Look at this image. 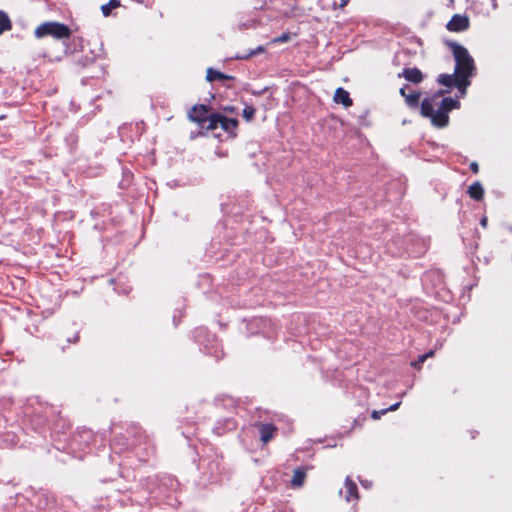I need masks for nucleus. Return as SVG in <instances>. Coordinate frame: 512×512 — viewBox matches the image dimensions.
I'll use <instances>...</instances> for the list:
<instances>
[{
	"label": "nucleus",
	"instance_id": "nucleus-8",
	"mask_svg": "<svg viewBox=\"0 0 512 512\" xmlns=\"http://www.w3.org/2000/svg\"><path fill=\"white\" fill-rule=\"evenodd\" d=\"M206 79L207 81L209 82H213L215 80H228V79H232L231 76L229 75H225L217 70H214L213 68H208L207 69V75H206Z\"/></svg>",
	"mask_w": 512,
	"mask_h": 512
},
{
	"label": "nucleus",
	"instance_id": "nucleus-24",
	"mask_svg": "<svg viewBox=\"0 0 512 512\" xmlns=\"http://www.w3.org/2000/svg\"><path fill=\"white\" fill-rule=\"evenodd\" d=\"M481 225H482L483 227H486V226H487V218H486V217H484V218H482V219H481Z\"/></svg>",
	"mask_w": 512,
	"mask_h": 512
},
{
	"label": "nucleus",
	"instance_id": "nucleus-17",
	"mask_svg": "<svg viewBox=\"0 0 512 512\" xmlns=\"http://www.w3.org/2000/svg\"><path fill=\"white\" fill-rule=\"evenodd\" d=\"M291 38H292V35L289 32H286V33H283L281 36L272 39L271 43H274V44L275 43H284V42H288L289 40H291Z\"/></svg>",
	"mask_w": 512,
	"mask_h": 512
},
{
	"label": "nucleus",
	"instance_id": "nucleus-7",
	"mask_svg": "<svg viewBox=\"0 0 512 512\" xmlns=\"http://www.w3.org/2000/svg\"><path fill=\"white\" fill-rule=\"evenodd\" d=\"M402 76L409 82L420 83L423 80L422 72L418 68L404 69Z\"/></svg>",
	"mask_w": 512,
	"mask_h": 512
},
{
	"label": "nucleus",
	"instance_id": "nucleus-11",
	"mask_svg": "<svg viewBox=\"0 0 512 512\" xmlns=\"http://www.w3.org/2000/svg\"><path fill=\"white\" fill-rule=\"evenodd\" d=\"M274 433V428L270 425H263L260 429L261 440L264 443H267L272 437Z\"/></svg>",
	"mask_w": 512,
	"mask_h": 512
},
{
	"label": "nucleus",
	"instance_id": "nucleus-13",
	"mask_svg": "<svg viewBox=\"0 0 512 512\" xmlns=\"http://www.w3.org/2000/svg\"><path fill=\"white\" fill-rule=\"evenodd\" d=\"M304 479L305 473L300 469H296L293 473L291 483L293 486L300 487L304 483Z\"/></svg>",
	"mask_w": 512,
	"mask_h": 512
},
{
	"label": "nucleus",
	"instance_id": "nucleus-22",
	"mask_svg": "<svg viewBox=\"0 0 512 512\" xmlns=\"http://www.w3.org/2000/svg\"><path fill=\"white\" fill-rule=\"evenodd\" d=\"M471 169L474 173H477L479 168L477 163H471Z\"/></svg>",
	"mask_w": 512,
	"mask_h": 512
},
{
	"label": "nucleus",
	"instance_id": "nucleus-4",
	"mask_svg": "<svg viewBox=\"0 0 512 512\" xmlns=\"http://www.w3.org/2000/svg\"><path fill=\"white\" fill-rule=\"evenodd\" d=\"M36 38L51 36L55 39L69 38L71 35L68 26L58 22H45L39 25L35 30Z\"/></svg>",
	"mask_w": 512,
	"mask_h": 512
},
{
	"label": "nucleus",
	"instance_id": "nucleus-12",
	"mask_svg": "<svg viewBox=\"0 0 512 512\" xmlns=\"http://www.w3.org/2000/svg\"><path fill=\"white\" fill-rule=\"evenodd\" d=\"M345 487H346V490H347L346 500L350 501L352 497L356 499L357 498V487L348 478L346 479Z\"/></svg>",
	"mask_w": 512,
	"mask_h": 512
},
{
	"label": "nucleus",
	"instance_id": "nucleus-21",
	"mask_svg": "<svg viewBox=\"0 0 512 512\" xmlns=\"http://www.w3.org/2000/svg\"><path fill=\"white\" fill-rule=\"evenodd\" d=\"M399 406H400V402H398V403H395V404L391 405V406H390L389 408H387L386 410H387V412H388V411H395V410H397V409L399 408Z\"/></svg>",
	"mask_w": 512,
	"mask_h": 512
},
{
	"label": "nucleus",
	"instance_id": "nucleus-25",
	"mask_svg": "<svg viewBox=\"0 0 512 512\" xmlns=\"http://www.w3.org/2000/svg\"><path fill=\"white\" fill-rule=\"evenodd\" d=\"M400 94H401L404 98H406V96L408 95V94L406 93V91H405V88H401V89H400Z\"/></svg>",
	"mask_w": 512,
	"mask_h": 512
},
{
	"label": "nucleus",
	"instance_id": "nucleus-5",
	"mask_svg": "<svg viewBox=\"0 0 512 512\" xmlns=\"http://www.w3.org/2000/svg\"><path fill=\"white\" fill-rule=\"evenodd\" d=\"M469 26V19L466 16L454 15L447 24L450 31L459 32L467 29Z\"/></svg>",
	"mask_w": 512,
	"mask_h": 512
},
{
	"label": "nucleus",
	"instance_id": "nucleus-3",
	"mask_svg": "<svg viewBox=\"0 0 512 512\" xmlns=\"http://www.w3.org/2000/svg\"><path fill=\"white\" fill-rule=\"evenodd\" d=\"M452 47L456 61L454 71L456 75L455 85L460 90L461 96H463L466 93L467 86L470 84L469 77L472 76L474 70V61L463 46L454 44Z\"/></svg>",
	"mask_w": 512,
	"mask_h": 512
},
{
	"label": "nucleus",
	"instance_id": "nucleus-6",
	"mask_svg": "<svg viewBox=\"0 0 512 512\" xmlns=\"http://www.w3.org/2000/svg\"><path fill=\"white\" fill-rule=\"evenodd\" d=\"M333 101L337 104H342L345 108L352 106L353 103L349 92L341 87L336 89L333 96Z\"/></svg>",
	"mask_w": 512,
	"mask_h": 512
},
{
	"label": "nucleus",
	"instance_id": "nucleus-26",
	"mask_svg": "<svg viewBox=\"0 0 512 512\" xmlns=\"http://www.w3.org/2000/svg\"><path fill=\"white\" fill-rule=\"evenodd\" d=\"M347 4V0H342L340 6L344 7Z\"/></svg>",
	"mask_w": 512,
	"mask_h": 512
},
{
	"label": "nucleus",
	"instance_id": "nucleus-14",
	"mask_svg": "<svg viewBox=\"0 0 512 512\" xmlns=\"http://www.w3.org/2000/svg\"><path fill=\"white\" fill-rule=\"evenodd\" d=\"M455 81H456L455 73L453 75L441 74L438 77V82L444 86H451L452 84H455Z\"/></svg>",
	"mask_w": 512,
	"mask_h": 512
},
{
	"label": "nucleus",
	"instance_id": "nucleus-18",
	"mask_svg": "<svg viewBox=\"0 0 512 512\" xmlns=\"http://www.w3.org/2000/svg\"><path fill=\"white\" fill-rule=\"evenodd\" d=\"M254 114H255V110L250 106H247L243 109V117L247 121H250L254 117Z\"/></svg>",
	"mask_w": 512,
	"mask_h": 512
},
{
	"label": "nucleus",
	"instance_id": "nucleus-19",
	"mask_svg": "<svg viewBox=\"0 0 512 512\" xmlns=\"http://www.w3.org/2000/svg\"><path fill=\"white\" fill-rule=\"evenodd\" d=\"M387 413V410H374L372 413H371V417L374 419V420H378L381 418L382 415L386 414Z\"/></svg>",
	"mask_w": 512,
	"mask_h": 512
},
{
	"label": "nucleus",
	"instance_id": "nucleus-1",
	"mask_svg": "<svg viewBox=\"0 0 512 512\" xmlns=\"http://www.w3.org/2000/svg\"><path fill=\"white\" fill-rule=\"evenodd\" d=\"M194 122L197 123L199 128V135L213 132L216 137L220 136L218 133H215L219 127L231 137H235L238 127V120L236 118L213 113L203 104L194 106Z\"/></svg>",
	"mask_w": 512,
	"mask_h": 512
},
{
	"label": "nucleus",
	"instance_id": "nucleus-23",
	"mask_svg": "<svg viewBox=\"0 0 512 512\" xmlns=\"http://www.w3.org/2000/svg\"><path fill=\"white\" fill-rule=\"evenodd\" d=\"M428 358V355H422L419 358L418 365L422 364L426 359Z\"/></svg>",
	"mask_w": 512,
	"mask_h": 512
},
{
	"label": "nucleus",
	"instance_id": "nucleus-16",
	"mask_svg": "<svg viewBox=\"0 0 512 512\" xmlns=\"http://www.w3.org/2000/svg\"><path fill=\"white\" fill-rule=\"evenodd\" d=\"M419 99H420L419 93H410L406 96L405 101L408 106L416 107L418 105Z\"/></svg>",
	"mask_w": 512,
	"mask_h": 512
},
{
	"label": "nucleus",
	"instance_id": "nucleus-28",
	"mask_svg": "<svg viewBox=\"0 0 512 512\" xmlns=\"http://www.w3.org/2000/svg\"><path fill=\"white\" fill-rule=\"evenodd\" d=\"M194 124H195V125H197V123H196V122H194ZM196 130H197V134H199V128H198V126H196V129H195V128L193 129V132L195 133V132H196Z\"/></svg>",
	"mask_w": 512,
	"mask_h": 512
},
{
	"label": "nucleus",
	"instance_id": "nucleus-9",
	"mask_svg": "<svg viewBox=\"0 0 512 512\" xmlns=\"http://www.w3.org/2000/svg\"><path fill=\"white\" fill-rule=\"evenodd\" d=\"M468 194L470 195L471 198L475 200H480L483 198L484 189L480 183H475L469 187Z\"/></svg>",
	"mask_w": 512,
	"mask_h": 512
},
{
	"label": "nucleus",
	"instance_id": "nucleus-2",
	"mask_svg": "<svg viewBox=\"0 0 512 512\" xmlns=\"http://www.w3.org/2000/svg\"><path fill=\"white\" fill-rule=\"evenodd\" d=\"M440 94H442V92L424 99L420 107L421 115L428 118L431 124L436 128L448 126L449 112L460 107L459 101L451 97L443 98L439 101Z\"/></svg>",
	"mask_w": 512,
	"mask_h": 512
},
{
	"label": "nucleus",
	"instance_id": "nucleus-10",
	"mask_svg": "<svg viewBox=\"0 0 512 512\" xmlns=\"http://www.w3.org/2000/svg\"><path fill=\"white\" fill-rule=\"evenodd\" d=\"M120 6L119 0H110L108 3L101 6V11L103 16L108 17L111 14L113 9H116Z\"/></svg>",
	"mask_w": 512,
	"mask_h": 512
},
{
	"label": "nucleus",
	"instance_id": "nucleus-29",
	"mask_svg": "<svg viewBox=\"0 0 512 512\" xmlns=\"http://www.w3.org/2000/svg\"><path fill=\"white\" fill-rule=\"evenodd\" d=\"M434 352L433 351H429L426 355H428V357H431L433 356Z\"/></svg>",
	"mask_w": 512,
	"mask_h": 512
},
{
	"label": "nucleus",
	"instance_id": "nucleus-27",
	"mask_svg": "<svg viewBox=\"0 0 512 512\" xmlns=\"http://www.w3.org/2000/svg\"><path fill=\"white\" fill-rule=\"evenodd\" d=\"M187 116L190 120H192V110L187 113Z\"/></svg>",
	"mask_w": 512,
	"mask_h": 512
},
{
	"label": "nucleus",
	"instance_id": "nucleus-20",
	"mask_svg": "<svg viewBox=\"0 0 512 512\" xmlns=\"http://www.w3.org/2000/svg\"><path fill=\"white\" fill-rule=\"evenodd\" d=\"M264 50H265V49H264V47L259 46V47H257L254 51H252L249 55H250V56H252V55H256V54H258V53H262V52H264Z\"/></svg>",
	"mask_w": 512,
	"mask_h": 512
},
{
	"label": "nucleus",
	"instance_id": "nucleus-15",
	"mask_svg": "<svg viewBox=\"0 0 512 512\" xmlns=\"http://www.w3.org/2000/svg\"><path fill=\"white\" fill-rule=\"evenodd\" d=\"M11 28L10 20L8 16L0 11V34Z\"/></svg>",
	"mask_w": 512,
	"mask_h": 512
}]
</instances>
